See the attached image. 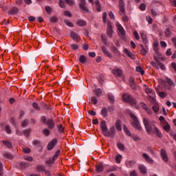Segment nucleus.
Instances as JSON below:
<instances>
[{
  "instance_id": "16",
  "label": "nucleus",
  "mask_w": 176,
  "mask_h": 176,
  "mask_svg": "<svg viewBox=\"0 0 176 176\" xmlns=\"http://www.w3.org/2000/svg\"><path fill=\"white\" fill-rule=\"evenodd\" d=\"M142 157H144V159H145L146 162H147V163H149V164H153V160L152 158H151V157H149V155H148L147 153H143Z\"/></svg>"
},
{
  "instance_id": "39",
  "label": "nucleus",
  "mask_w": 176,
  "mask_h": 176,
  "mask_svg": "<svg viewBox=\"0 0 176 176\" xmlns=\"http://www.w3.org/2000/svg\"><path fill=\"white\" fill-rule=\"evenodd\" d=\"M136 71L137 72H140L141 75H144V74H145V72L144 71V69H142V67L141 66L136 67Z\"/></svg>"
},
{
  "instance_id": "38",
  "label": "nucleus",
  "mask_w": 176,
  "mask_h": 176,
  "mask_svg": "<svg viewBox=\"0 0 176 176\" xmlns=\"http://www.w3.org/2000/svg\"><path fill=\"white\" fill-rule=\"evenodd\" d=\"M4 157H6L7 159H10V160H12L13 159V155L9 153H5L3 155Z\"/></svg>"
},
{
  "instance_id": "2",
  "label": "nucleus",
  "mask_w": 176,
  "mask_h": 176,
  "mask_svg": "<svg viewBox=\"0 0 176 176\" xmlns=\"http://www.w3.org/2000/svg\"><path fill=\"white\" fill-rule=\"evenodd\" d=\"M143 123L148 134H151V133H152L153 129H155V127H156V126H155V122H150L146 118L143 119Z\"/></svg>"
},
{
  "instance_id": "35",
  "label": "nucleus",
  "mask_w": 176,
  "mask_h": 176,
  "mask_svg": "<svg viewBox=\"0 0 176 176\" xmlns=\"http://www.w3.org/2000/svg\"><path fill=\"white\" fill-rule=\"evenodd\" d=\"M166 80L167 83H168L169 86H173V87L175 86V83H174V81H173L171 78H168V77H166Z\"/></svg>"
},
{
  "instance_id": "41",
  "label": "nucleus",
  "mask_w": 176,
  "mask_h": 176,
  "mask_svg": "<svg viewBox=\"0 0 176 176\" xmlns=\"http://www.w3.org/2000/svg\"><path fill=\"white\" fill-rule=\"evenodd\" d=\"M152 109H153V111H154V112L155 113H157V112H159V111H160L159 104H155V105L153 106Z\"/></svg>"
},
{
  "instance_id": "15",
  "label": "nucleus",
  "mask_w": 176,
  "mask_h": 176,
  "mask_svg": "<svg viewBox=\"0 0 176 176\" xmlns=\"http://www.w3.org/2000/svg\"><path fill=\"white\" fill-rule=\"evenodd\" d=\"M162 159L165 163H167L168 162V157L167 156V153L166 152V150L164 149H161L160 151Z\"/></svg>"
},
{
  "instance_id": "43",
  "label": "nucleus",
  "mask_w": 176,
  "mask_h": 176,
  "mask_svg": "<svg viewBox=\"0 0 176 176\" xmlns=\"http://www.w3.org/2000/svg\"><path fill=\"white\" fill-rule=\"evenodd\" d=\"M117 146L118 148V149H120V151H124V144H122V143H118L117 144Z\"/></svg>"
},
{
  "instance_id": "53",
  "label": "nucleus",
  "mask_w": 176,
  "mask_h": 176,
  "mask_svg": "<svg viewBox=\"0 0 176 176\" xmlns=\"http://www.w3.org/2000/svg\"><path fill=\"white\" fill-rule=\"evenodd\" d=\"M57 127L59 133H63V131H64V127H63V124H60L59 125H57Z\"/></svg>"
},
{
  "instance_id": "11",
  "label": "nucleus",
  "mask_w": 176,
  "mask_h": 176,
  "mask_svg": "<svg viewBox=\"0 0 176 176\" xmlns=\"http://www.w3.org/2000/svg\"><path fill=\"white\" fill-rule=\"evenodd\" d=\"M45 124H47V126L48 129H50V130L54 129V126H56V124L54 123V120H53V118L48 119L47 120V123Z\"/></svg>"
},
{
  "instance_id": "5",
  "label": "nucleus",
  "mask_w": 176,
  "mask_h": 176,
  "mask_svg": "<svg viewBox=\"0 0 176 176\" xmlns=\"http://www.w3.org/2000/svg\"><path fill=\"white\" fill-rule=\"evenodd\" d=\"M79 8L82 13H89L90 10L86 6V0H80Z\"/></svg>"
},
{
  "instance_id": "6",
  "label": "nucleus",
  "mask_w": 176,
  "mask_h": 176,
  "mask_svg": "<svg viewBox=\"0 0 176 176\" xmlns=\"http://www.w3.org/2000/svg\"><path fill=\"white\" fill-rule=\"evenodd\" d=\"M123 100L126 102H129L131 105H135V100L133 98V97L127 94L123 95Z\"/></svg>"
},
{
  "instance_id": "8",
  "label": "nucleus",
  "mask_w": 176,
  "mask_h": 176,
  "mask_svg": "<svg viewBox=\"0 0 176 176\" xmlns=\"http://www.w3.org/2000/svg\"><path fill=\"white\" fill-rule=\"evenodd\" d=\"M145 93H146V94L151 100H155V98H156V94H155V91H153V89H151L150 88H146L145 89Z\"/></svg>"
},
{
  "instance_id": "33",
  "label": "nucleus",
  "mask_w": 176,
  "mask_h": 176,
  "mask_svg": "<svg viewBox=\"0 0 176 176\" xmlns=\"http://www.w3.org/2000/svg\"><path fill=\"white\" fill-rule=\"evenodd\" d=\"M95 5L96 6L97 12H101V6L100 5V1L98 0L95 1Z\"/></svg>"
},
{
  "instance_id": "7",
  "label": "nucleus",
  "mask_w": 176,
  "mask_h": 176,
  "mask_svg": "<svg viewBox=\"0 0 176 176\" xmlns=\"http://www.w3.org/2000/svg\"><path fill=\"white\" fill-rule=\"evenodd\" d=\"M60 152L61 151L60 150H57L56 152L55 153V154L53 155L52 160H50L46 162L47 164H49L50 166L51 164H54V161L57 160V159H58V156H60Z\"/></svg>"
},
{
  "instance_id": "46",
  "label": "nucleus",
  "mask_w": 176,
  "mask_h": 176,
  "mask_svg": "<svg viewBox=\"0 0 176 176\" xmlns=\"http://www.w3.org/2000/svg\"><path fill=\"white\" fill-rule=\"evenodd\" d=\"M23 133L25 137H28L30 135V133H31V129H25L23 131Z\"/></svg>"
},
{
  "instance_id": "26",
  "label": "nucleus",
  "mask_w": 176,
  "mask_h": 176,
  "mask_svg": "<svg viewBox=\"0 0 176 176\" xmlns=\"http://www.w3.org/2000/svg\"><path fill=\"white\" fill-rule=\"evenodd\" d=\"M76 24L77 25H79V27H85V25H86L87 23L86 21L80 19L77 21Z\"/></svg>"
},
{
  "instance_id": "18",
  "label": "nucleus",
  "mask_w": 176,
  "mask_h": 176,
  "mask_svg": "<svg viewBox=\"0 0 176 176\" xmlns=\"http://www.w3.org/2000/svg\"><path fill=\"white\" fill-rule=\"evenodd\" d=\"M116 133L115 130V126H111L110 128V131H109V137H111V138H115V133Z\"/></svg>"
},
{
  "instance_id": "23",
  "label": "nucleus",
  "mask_w": 176,
  "mask_h": 176,
  "mask_svg": "<svg viewBox=\"0 0 176 176\" xmlns=\"http://www.w3.org/2000/svg\"><path fill=\"white\" fill-rule=\"evenodd\" d=\"M154 130L155 131V135H157V137H158V138H162L163 137L162 132H160V131L159 130V129H157V127L154 126Z\"/></svg>"
},
{
  "instance_id": "19",
  "label": "nucleus",
  "mask_w": 176,
  "mask_h": 176,
  "mask_svg": "<svg viewBox=\"0 0 176 176\" xmlns=\"http://www.w3.org/2000/svg\"><path fill=\"white\" fill-rule=\"evenodd\" d=\"M107 97L110 104H115V96H113V95L108 94Z\"/></svg>"
},
{
  "instance_id": "62",
  "label": "nucleus",
  "mask_w": 176,
  "mask_h": 176,
  "mask_svg": "<svg viewBox=\"0 0 176 176\" xmlns=\"http://www.w3.org/2000/svg\"><path fill=\"white\" fill-rule=\"evenodd\" d=\"M96 96L98 97H100L101 96V94H102V91L101 90V89H98L96 91Z\"/></svg>"
},
{
  "instance_id": "12",
  "label": "nucleus",
  "mask_w": 176,
  "mask_h": 176,
  "mask_svg": "<svg viewBox=\"0 0 176 176\" xmlns=\"http://www.w3.org/2000/svg\"><path fill=\"white\" fill-rule=\"evenodd\" d=\"M129 86L133 90H137V84L135 83V80L133 77H130L129 80Z\"/></svg>"
},
{
  "instance_id": "56",
  "label": "nucleus",
  "mask_w": 176,
  "mask_h": 176,
  "mask_svg": "<svg viewBox=\"0 0 176 176\" xmlns=\"http://www.w3.org/2000/svg\"><path fill=\"white\" fill-rule=\"evenodd\" d=\"M133 36H135L137 41H140V34H138L137 31L133 32Z\"/></svg>"
},
{
  "instance_id": "63",
  "label": "nucleus",
  "mask_w": 176,
  "mask_h": 176,
  "mask_svg": "<svg viewBox=\"0 0 176 176\" xmlns=\"http://www.w3.org/2000/svg\"><path fill=\"white\" fill-rule=\"evenodd\" d=\"M158 67H160V68L162 70L166 69V66H164V64H163L162 63L159 62Z\"/></svg>"
},
{
  "instance_id": "25",
  "label": "nucleus",
  "mask_w": 176,
  "mask_h": 176,
  "mask_svg": "<svg viewBox=\"0 0 176 176\" xmlns=\"http://www.w3.org/2000/svg\"><path fill=\"white\" fill-rule=\"evenodd\" d=\"M19 166L21 170H24L25 168H27V167H30V164L23 162H20Z\"/></svg>"
},
{
  "instance_id": "44",
  "label": "nucleus",
  "mask_w": 176,
  "mask_h": 176,
  "mask_svg": "<svg viewBox=\"0 0 176 176\" xmlns=\"http://www.w3.org/2000/svg\"><path fill=\"white\" fill-rule=\"evenodd\" d=\"M3 144H5V145L8 147V148H12V143L9 141H3Z\"/></svg>"
},
{
  "instance_id": "60",
  "label": "nucleus",
  "mask_w": 176,
  "mask_h": 176,
  "mask_svg": "<svg viewBox=\"0 0 176 176\" xmlns=\"http://www.w3.org/2000/svg\"><path fill=\"white\" fill-rule=\"evenodd\" d=\"M170 124H167L165 126H164V130H165V131H166V133H168V131H170Z\"/></svg>"
},
{
  "instance_id": "27",
  "label": "nucleus",
  "mask_w": 176,
  "mask_h": 176,
  "mask_svg": "<svg viewBox=\"0 0 176 176\" xmlns=\"http://www.w3.org/2000/svg\"><path fill=\"white\" fill-rule=\"evenodd\" d=\"M164 34L166 38H170L171 36V30L170 28H167L165 29Z\"/></svg>"
},
{
  "instance_id": "42",
  "label": "nucleus",
  "mask_w": 176,
  "mask_h": 176,
  "mask_svg": "<svg viewBox=\"0 0 176 176\" xmlns=\"http://www.w3.org/2000/svg\"><path fill=\"white\" fill-rule=\"evenodd\" d=\"M32 107L36 109V111H41V107H39V105L36 102H33L32 103Z\"/></svg>"
},
{
  "instance_id": "34",
  "label": "nucleus",
  "mask_w": 176,
  "mask_h": 176,
  "mask_svg": "<svg viewBox=\"0 0 176 176\" xmlns=\"http://www.w3.org/2000/svg\"><path fill=\"white\" fill-rule=\"evenodd\" d=\"M140 47H141L140 53L142 54V56H146V53L148 51H146V50H145V48L144 47V45H142V44H141V45H140Z\"/></svg>"
},
{
  "instance_id": "58",
  "label": "nucleus",
  "mask_w": 176,
  "mask_h": 176,
  "mask_svg": "<svg viewBox=\"0 0 176 176\" xmlns=\"http://www.w3.org/2000/svg\"><path fill=\"white\" fill-rule=\"evenodd\" d=\"M124 131L126 133V135H128L129 137H131V132H130V131L127 128H124Z\"/></svg>"
},
{
  "instance_id": "9",
  "label": "nucleus",
  "mask_w": 176,
  "mask_h": 176,
  "mask_svg": "<svg viewBox=\"0 0 176 176\" xmlns=\"http://www.w3.org/2000/svg\"><path fill=\"white\" fill-rule=\"evenodd\" d=\"M107 34L109 38H112V35H113V29L112 27V23L111 22L108 23L107 28Z\"/></svg>"
},
{
  "instance_id": "57",
  "label": "nucleus",
  "mask_w": 176,
  "mask_h": 176,
  "mask_svg": "<svg viewBox=\"0 0 176 176\" xmlns=\"http://www.w3.org/2000/svg\"><path fill=\"white\" fill-rule=\"evenodd\" d=\"M59 6L63 9H65V3H64V1L63 0H59Z\"/></svg>"
},
{
  "instance_id": "14",
  "label": "nucleus",
  "mask_w": 176,
  "mask_h": 176,
  "mask_svg": "<svg viewBox=\"0 0 176 176\" xmlns=\"http://www.w3.org/2000/svg\"><path fill=\"white\" fill-rule=\"evenodd\" d=\"M120 12L122 14H126V8L124 7V3L123 0H119Z\"/></svg>"
},
{
  "instance_id": "59",
  "label": "nucleus",
  "mask_w": 176,
  "mask_h": 176,
  "mask_svg": "<svg viewBox=\"0 0 176 176\" xmlns=\"http://www.w3.org/2000/svg\"><path fill=\"white\" fill-rule=\"evenodd\" d=\"M140 107H142V108L143 109H144V111H146V109H147L148 108V105L146 104H145L144 102H141Z\"/></svg>"
},
{
  "instance_id": "48",
  "label": "nucleus",
  "mask_w": 176,
  "mask_h": 176,
  "mask_svg": "<svg viewBox=\"0 0 176 176\" xmlns=\"http://www.w3.org/2000/svg\"><path fill=\"white\" fill-rule=\"evenodd\" d=\"M32 144H33L35 146H41V141H39L38 140H34V141L32 142Z\"/></svg>"
},
{
  "instance_id": "10",
  "label": "nucleus",
  "mask_w": 176,
  "mask_h": 176,
  "mask_svg": "<svg viewBox=\"0 0 176 176\" xmlns=\"http://www.w3.org/2000/svg\"><path fill=\"white\" fill-rule=\"evenodd\" d=\"M56 145H57V140L56 139H53L47 144V149L48 151H52V149H53L54 146H56Z\"/></svg>"
},
{
  "instance_id": "36",
  "label": "nucleus",
  "mask_w": 176,
  "mask_h": 176,
  "mask_svg": "<svg viewBox=\"0 0 176 176\" xmlns=\"http://www.w3.org/2000/svg\"><path fill=\"white\" fill-rule=\"evenodd\" d=\"M42 133L46 137H49V135H50V131L46 128L42 131Z\"/></svg>"
},
{
  "instance_id": "13",
  "label": "nucleus",
  "mask_w": 176,
  "mask_h": 176,
  "mask_svg": "<svg viewBox=\"0 0 176 176\" xmlns=\"http://www.w3.org/2000/svg\"><path fill=\"white\" fill-rule=\"evenodd\" d=\"M112 74L116 76V78H123V72L122 69H115L112 71Z\"/></svg>"
},
{
  "instance_id": "45",
  "label": "nucleus",
  "mask_w": 176,
  "mask_h": 176,
  "mask_svg": "<svg viewBox=\"0 0 176 176\" xmlns=\"http://www.w3.org/2000/svg\"><path fill=\"white\" fill-rule=\"evenodd\" d=\"M29 121L28 119H25L23 121L21 122V126L22 127H25L26 126H28Z\"/></svg>"
},
{
  "instance_id": "24",
  "label": "nucleus",
  "mask_w": 176,
  "mask_h": 176,
  "mask_svg": "<svg viewBox=\"0 0 176 176\" xmlns=\"http://www.w3.org/2000/svg\"><path fill=\"white\" fill-rule=\"evenodd\" d=\"M96 168L98 173H102L104 171V165L102 164L96 165Z\"/></svg>"
},
{
  "instance_id": "37",
  "label": "nucleus",
  "mask_w": 176,
  "mask_h": 176,
  "mask_svg": "<svg viewBox=\"0 0 176 176\" xmlns=\"http://www.w3.org/2000/svg\"><path fill=\"white\" fill-rule=\"evenodd\" d=\"M10 12L11 14H17V13H19V8H17L16 7H13L12 8H11Z\"/></svg>"
},
{
  "instance_id": "55",
  "label": "nucleus",
  "mask_w": 176,
  "mask_h": 176,
  "mask_svg": "<svg viewBox=\"0 0 176 176\" xmlns=\"http://www.w3.org/2000/svg\"><path fill=\"white\" fill-rule=\"evenodd\" d=\"M91 101L94 105H96V104L98 102V100H97V98H96V96L92 97Z\"/></svg>"
},
{
  "instance_id": "51",
  "label": "nucleus",
  "mask_w": 176,
  "mask_h": 176,
  "mask_svg": "<svg viewBox=\"0 0 176 176\" xmlns=\"http://www.w3.org/2000/svg\"><path fill=\"white\" fill-rule=\"evenodd\" d=\"M111 49V52H113V53H115L116 54H117V53H119L118 48H116V47H115V45H112Z\"/></svg>"
},
{
  "instance_id": "61",
  "label": "nucleus",
  "mask_w": 176,
  "mask_h": 176,
  "mask_svg": "<svg viewBox=\"0 0 176 176\" xmlns=\"http://www.w3.org/2000/svg\"><path fill=\"white\" fill-rule=\"evenodd\" d=\"M65 2H66V3L67 5H69V6H74V1L73 0H64Z\"/></svg>"
},
{
  "instance_id": "1",
  "label": "nucleus",
  "mask_w": 176,
  "mask_h": 176,
  "mask_svg": "<svg viewBox=\"0 0 176 176\" xmlns=\"http://www.w3.org/2000/svg\"><path fill=\"white\" fill-rule=\"evenodd\" d=\"M130 117L131 118L133 122H131V125L135 130H138L139 131H142V127L140 124V121H138V118L135 116L133 113H130Z\"/></svg>"
},
{
  "instance_id": "54",
  "label": "nucleus",
  "mask_w": 176,
  "mask_h": 176,
  "mask_svg": "<svg viewBox=\"0 0 176 176\" xmlns=\"http://www.w3.org/2000/svg\"><path fill=\"white\" fill-rule=\"evenodd\" d=\"M107 109H108L109 112H113V111H115V106L114 105H109L107 107Z\"/></svg>"
},
{
  "instance_id": "21",
  "label": "nucleus",
  "mask_w": 176,
  "mask_h": 176,
  "mask_svg": "<svg viewBox=\"0 0 176 176\" xmlns=\"http://www.w3.org/2000/svg\"><path fill=\"white\" fill-rule=\"evenodd\" d=\"M102 42L105 45V46H108V37L105 36V34H101Z\"/></svg>"
},
{
  "instance_id": "40",
  "label": "nucleus",
  "mask_w": 176,
  "mask_h": 176,
  "mask_svg": "<svg viewBox=\"0 0 176 176\" xmlns=\"http://www.w3.org/2000/svg\"><path fill=\"white\" fill-rule=\"evenodd\" d=\"M131 137L133 141H141V138L138 135H132Z\"/></svg>"
},
{
  "instance_id": "29",
  "label": "nucleus",
  "mask_w": 176,
  "mask_h": 176,
  "mask_svg": "<svg viewBox=\"0 0 176 176\" xmlns=\"http://www.w3.org/2000/svg\"><path fill=\"white\" fill-rule=\"evenodd\" d=\"M101 113L104 118H107V116H108V110L107 109V107H102Z\"/></svg>"
},
{
  "instance_id": "52",
  "label": "nucleus",
  "mask_w": 176,
  "mask_h": 176,
  "mask_svg": "<svg viewBox=\"0 0 176 176\" xmlns=\"http://www.w3.org/2000/svg\"><path fill=\"white\" fill-rule=\"evenodd\" d=\"M70 47H72V50H78L79 49V46L76 44L70 45Z\"/></svg>"
},
{
  "instance_id": "47",
  "label": "nucleus",
  "mask_w": 176,
  "mask_h": 176,
  "mask_svg": "<svg viewBox=\"0 0 176 176\" xmlns=\"http://www.w3.org/2000/svg\"><path fill=\"white\" fill-rule=\"evenodd\" d=\"M122 20L124 23H129V16H126V14H122Z\"/></svg>"
},
{
  "instance_id": "4",
  "label": "nucleus",
  "mask_w": 176,
  "mask_h": 176,
  "mask_svg": "<svg viewBox=\"0 0 176 176\" xmlns=\"http://www.w3.org/2000/svg\"><path fill=\"white\" fill-rule=\"evenodd\" d=\"M100 129L104 137H109V131H108V126H107V122L105 120H102L100 122Z\"/></svg>"
},
{
  "instance_id": "30",
  "label": "nucleus",
  "mask_w": 176,
  "mask_h": 176,
  "mask_svg": "<svg viewBox=\"0 0 176 176\" xmlns=\"http://www.w3.org/2000/svg\"><path fill=\"white\" fill-rule=\"evenodd\" d=\"M36 170L38 171V173H42V171H46V170H45V166L43 165H38L36 166Z\"/></svg>"
},
{
  "instance_id": "3",
  "label": "nucleus",
  "mask_w": 176,
  "mask_h": 176,
  "mask_svg": "<svg viewBox=\"0 0 176 176\" xmlns=\"http://www.w3.org/2000/svg\"><path fill=\"white\" fill-rule=\"evenodd\" d=\"M117 29L118 31V35L120 36V38H121V39H123V41H126V30H124L123 26L120 25V23H118Z\"/></svg>"
},
{
  "instance_id": "32",
  "label": "nucleus",
  "mask_w": 176,
  "mask_h": 176,
  "mask_svg": "<svg viewBox=\"0 0 176 176\" xmlns=\"http://www.w3.org/2000/svg\"><path fill=\"white\" fill-rule=\"evenodd\" d=\"M140 35H141V38L142 39L143 43L146 45V43H148V39H146V35L144 34V33H140Z\"/></svg>"
},
{
  "instance_id": "20",
  "label": "nucleus",
  "mask_w": 176,
  "mask_h": 176,
  "mask_svg": "<svg viewBox=\"0 0 176 176\" xmlns=\"http://www.w3.org/2000/svg\"><path fill=\"white\" fill-rule=\"evenodd\" d=\"M70 36L74 41H78V39H80L79 35L78 34H76V32H71Z\"/></svg>"
},
{
  "instance_id": "22",
  "label": "nucleus",
  "mask_w": 176,
  "mask_h": 176,
  "mask_svg": "<svg viewBox=\"0 0 176 176\" xmlns=\"http://www.w3.org/2000/svg\"><path fill=\"white\" fill-rule=\"evenodd\" d=\"M116 128L118 130V131H121V130H122V121H120V120H118L116 121Z\"/></svg>"
},
{
  "instance_id": "31",
  "label": "nucleus",
  "mask_w": 176,
  "mask_h": 176,
  "mask_svg": "<svg viewBox=\"0 0 176 176\" xmlns=\"http://www.w3.org/2000/svg\"><path fill=\"white\" fill-rule=\"evenodd\" d=\"M78 60L81 63V64H86L87 59L86 56H85L84 55H80Z\"/></svg>"
},
{
  "instance_id": "28",
  "label": "nucleus",
  "mask_w": 176,
  "mask_h": 176,
  "mask_svg": "<svg viewBox=\"0 0 176 176\" xmlns=\"http://www.w3.org/2000/svg\"><path fill=\"white\" fill-rule=\"evenodd\" d=\"M139 170L142 174H146V168L143 165H139Z\"/></svg>"
},
{
  "instance_id": "17",
  "label": "nucleus",
  "mask_w": 176,
  "mask_h": 176,
  "mask_svg": "<svg viewBox=\"0 0 176 176\" xmlns=\"http://www.w3.org/2000/svg\"><path fill=\"white\" fill-rule=\"evenodd\" d=\"M124 52L125 54H126L128 57H130V58H132V60H135V55L131 54V52H130V51H129V50L124 49Z\"/></svg>"
},
{
  "instance_id": "64",
  "label": "nucleus",
  "mask_w": 176,
  "mask_h": 176,
  "mask_svg": "<svg viewBox=\"0 0 176 176\" xmlns=\"http://www.w3.org/2000/svg\"><path fill=\"white\" fill-rule=\"evenodd\" d=\"M50 23H56L57 22V17L52 16L50 19Z\"/></svg>"
},
{
  "instance_id": "50",
  "label": "nucleus",
  "mask_w": 176,
  "mask_h": 176,
  "mask_svg": "<svg viewBox=\"0 0 176 176\" xmlns=\"http://www.w3.org/2000/svg\"><path fill=\"white\" fill-rule=\"evenodd\" d=\"M122 155H118L117 156H116V163H120L121 160H122Z\"/></svg>"
},
{
  "instance_id": "49",
  "label": "nucleus",
  "mask_w": 176,
  "mask_h": 176,
  "mask_svg": "<svg viewBox=\"0 0 176 176\" xmlns=\"http://www.w3.org/2000/svg\"><path fill=\"white\" fill-rule=\"evenodd\" d=\"M5 130L8 134H12V130H10V126H9V125L5 126Z\"/></svg>"
}]
</instances>
